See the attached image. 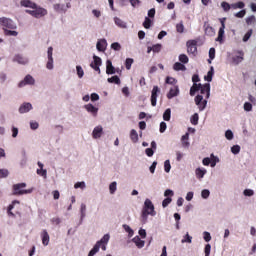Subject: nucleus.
I'll return each mask as SVG.
<instances>
[{
  "mask_svg": "<svg viewBox=\"0 0 256 256\" xmlns=\"http://www.w3.org/2000/svg\"><path fill=\"white\" fill-rule=\"evenodd\" d=\"M76 71L79 79H82L83 75H85L83 68L81 66H76Z\"/></svg>",
  "mask_w": 256,
  "mask_h": 256,
  "instance_id": "43",
  "label": "nucleus"
},
{
  "mask_svg": "<svg viewBox=\"0 0 256 256\" xmlns=\"http://www.w3.org/2000/svg\"><path fill=\"white\" fill-rule=\"evenodd\" d=\"M195 173H196L197 179H203V177H205V174L207 173V170L204 168L203 169L197 168L195 170Z\"/></svg>",
  "mask_w": 256,
  "mask_h": 256,
  "instance_id": "28",
  "label": "nucleus"
},
{
  "mask_svg": "<svg viewBox=\"0 0 256 256\" xmlns=\"http://www.w3.org/2000/svg\"><path fill=\"white\" fill-rule=\"evenodd\" d=\"M149 215L151 217H155L157 215V212H155V206L153 205V202L149 199H146L144 202V207L142 209V223H147V219H149Z\"/></svg>",
  "mask_w": 256,
  "mask_h": 256,
  "instance_id": "2",
  "label": "nucleus"
},
{
  "mask_svg": "<svg viewBox=\"0 0 256 256\" xmlns=\"http://www.w3.org/2000/svg\"><path fill=\"white\" fill-rule=\"evenodd\" d=\"M41 237H42V245H44V247H47V245H49V233L47 232V230L42 231Z\"/></svg>",
  "mask_w": 256,
  "mask_h": 256,
  "instance_id": "20",
  "label": "nucleus"
},
{
  "mask_svg": "<svg viewBox=\"0 0 256 256\" xmlns=\"http://www.w3.org/2000/svg\"><path fill=\"white\" fill-rule=\"evenodd\" d=\"M0 25L3 27V29H10L15 30L17 29V24L13 22L10 18L1 17L0 18Z\"/></svg>",
  "mask_w": 256,
  "mask_h": 256,
  "instance_id": "4",
  "label": "nucleus"
},
{
  "mask_svg": "<svg viewBox=\"0 0 256 256\" xmlns=\"http://www.w3.org/2000/svg\"><path fill=\"white\" fill-rule=\"evenodd\" d=\"M37 175H40L41 177L47 178V170L40 168L37 169Z\"/></svg>",
  "mask_w": 256,
  "mask_h": 256,
  "instance_id": "54",
  "label": "nucleus"
},
{
  "mask_svg": "<svg viewBox=\"0 0 256 256\" xmlns=\"http://www.w3.org/2000/svg\"><path fill=\"white\" fill-rule=\"evenodd\" d=\"M193 240V237H191L189 235V233H187L185 236H184V239H182V243H191Z\"/></svg>",
  "mask_w": 256,
  "mask_h": 256,
  "instance_id": "57",
  "label": "nucleus"
},
{
  "mask_svg": "<svg viewBox=\"0 0 256 256\" xmlns=\"http://www.w3.org/2000/svg\"><path fill=\"white\" fill-rule=\"evenodd\" d=\"M173 69L174 71H186L187 67H185V65L181 64L180 62H176L173 65Z\"/></svg>",
  "mask_w": 256,
  "mask_h": 256,
  "instance_id": "30",
  "label": "nucleus"
},
{
  "mask_svg": "<svg viewBox=\"0 0 256 256\" xmlns=\"http://www.w3.org/2000/svg\"><path fill=\"white\" fill-rule=\"evenodd\" d=\"M130 139L132 143H137L139 141V134L137 133V130L132 129L130 131Z\"/></svg>",
  "mask_w": 256,
  "mask_h": 256,
  "instance_id": "25",
  "label": "nucleus"
},
{
  "mask_svg": "<svg viewBox=\"0 0 256 256\" xmlns=\"http://www.w3.org/2000/svg\"><path fill=\"white\" fill-rule=\"evenodd\" d=\"M205 35H207L208 37H214L215 35V28L212 26H206L205 27Z\"/></svg>",
  "mask_w": 256,
  "mask_h": 256,
  "instance_id": "29",
  "label": "nucleus"
},
{
  "mask_svg": "<svg viewBox=\"0 0 256 256\" xmlns=\"http://www.w3.org/2000/svg\"><path fill=\"white\" fill-rule=\"evenodd\" d=\"M225 21H227V18H220L221 27L218 31V37L216 38V41L219 43H223V37H225Z\"/></svg>",
  "mask_w": 256,
  "mask_h": 256,
  "instance_id": "7",
  "label": "nucleus"
},
{
  "mask_svg": "<svg viewBox=\"0 0 256 256\" xmlns=\"http://www.w3.org/2000/svg\"><path fill=\"white\" fill-rule=\"evenodd\" d=\"M159 93H161V89L159 86H154L151 91V105L152 107L157 106V97H159Z\"/></svg>",
  "mask_w": 256,
  "mask_h": 256,
  "instance_id": "8",
  "label": "nucleus"
},
{
  "mask_svg": "<svg viewBox=\"0 0 256 256\" xmlns=\"http://www.w3.org/2000/svg\"><path fill=\"white\" fill-rule=\"evenodd\" d=\"M221 7H222V9H223L225 12L231 10V5H230L229 3H227V2H222V3H221Z\"/></svg>",
  "mask_w": 256,
  "mask_h": 256,
  "instance_id": "56",
  "label": "nucleus"
},
{
  "mask_svg": "<svg viewBox=\"0 0 256 256\" xmlns=\"http://www.w3.org/2000/svg\"><path fill=\"white\" fill-rule=\"evenodd\" d=\"M179 93H180L179 86L174 85L172 88H170L166 97H167V99H173V97H178Z\"/></svg>",
  "mask_w": 256,
  "mask_h": 256,
  "instance_id": "10",
  "label": "nucleus"
},
{
  "mask_svg": "<svg viewBox=\"0 0 256 256\" xmlns=\"http://www.w3.org/2000/svg\"><path fill=\"white\" fill-rule=\"evenodd\" d=\"M209 57L211 60L215 59V48H210Z\"/></svg>",
  "mask_w": 256,
  "mask_h": 256,
  "instance_id": "64",
  "label": "nucleus"
},
{
  "mask_svg": "<svg viewBox=\"0 0 256 256\" xmlns=\"http://www.w3.org/2000/svg\"><path fill=\"white\" fill-rule=\"evenodd\" d=\"M152 21H151V18L149 17H145V20L143 22V27L144 29H151V25H152Z\"/></svg>",
  "mask_w": 256,
  "mask_h": 256,
  "instance_id": "33",
  "label": "nucleus"
},
{
  "mask_svg": "<svg viewBox=\"0 0 256 256\" xmlns=\"http://www.w3.org/2000/svg\"><path fill=\"white\" fill-rule=\"evenodd\" d=\"M213 74H214V69L213 67H211L210 71H208L207 75L204 77L205 81H208V83H211V81H213Z\"/></svg>",
  "mask_w": 256,
  "mask_h": 256,
  "instance_id": "31",
  "label": "nucleus"
},
{
  "mask_svg": "<svg viewBox=\"0 0 256 256\" xmlns=\"http://www.w3.org/2000/svg\"><path fill=\"white\" fill-rule=\"evenodd\" d=\"M243 193L245 197H253L255 195V191L252 189H245Z\"/></svg>",
  "mask_w": 256,
  "mask_h": 256,
  "instance_id": "49",
  "label": "nucleus"
},
{
  "mask_svg": "<svg viewBox=\"0 0 256 256\" xmlns=\"http://www.w3.org/2000/svg\"><path fill=\"white\" fill-rule=\"evenodd\" d=\"M231 151L234 155H238V153H240V151H241V146L234 145L231 147Z\"/></svg>",
  "mask_w": 256,
  "mask_h": 256,
  "instance_id": "44",
  "label": "nucleus"
},
{
  "mask_svg": "<svg viewBox=\"0 0 256 256\" xmlns=\"http://www.w3.org/2000/svg\"><path fill=\"white\" fill-rule=\"evenodd\" d=\"M114 22H115V25H117V27H120V29H127V23L121 20V18L115 17Z\"/></svg>",
  "mask_w": 256,
  "mask_h": 256,
  "instance_id": "21",
  "label": "nucleus"
},
{
  "mask_svg": "<svg viewBox=\"0 0 256 256\" xmlns=\"http://www.w3.org/2000/svg\"><path fill=\"white\" fill-rule=\"evenodd\" d=\"M71 7V3L67 2L66 4H55L54 9L57 11V13H65L67 9Z\"/></svg>",
  "mask_w": 256,
  "mask_h": 256,
  "instance_id": "11",
  "label": "nucleus"
},
{
  "mask_svg": "<svg viewBox=\"0 0 256 256\" xmlns=\"http://www.w3.org/2000/svg\"><path fill=\"white\" fill-rule=\"evenodd\" d=\"M109 191H110L111 195H113L117 191V182H112L109 185Z\"/></svg>",
  "mask_w": 256,
  "mask_h": 256,
  "instance_id": "40",
  "label": "nucleus"
},
{
  "mask_svg": "<svg viewBox=\"0 0 256 256\" xmlns=\"http://www.w3.org/2000/svg\"><path fill=\"white\" fill-rule=\"evenodd\" d=\"M31 109H33V106L31 105V103H24L20 106L19 113H29Z\"/></svg>",
  "mask_w": 256,
  "mask_h": 256,
  "instance_id": "18",
  "label": "nucleus"
},
{
  "mask_svg": "<svg viewBox=\"0 0 256 256\" xmlns=\"http://www.w3.org/2000/svg\"><path fill=\"white\" fill-rule=\"evenodd\" d=\"M204 253H205V256L211 255V244H206L204 248Z\"/></svg>",
  "mask_w": 256,
  "mask_h": 256,
  "instance_id": "58",
  "label": "nucleus"
},
{
  "mask_svg": "<svg viewBox=\"0 0 256 256\" xmlns=\"http://www.w3.org/2000/svg\"><path fill=\"white\" fill-rule=\"evenodd\" d=\"M6 177H9V170L0 169V179H5Z\"/></svg>",
  "mask_w": 256,
  "mask_h": 256,
  "instance_id": "41",
  "label": "nucleus"
},
{
  "mask_svg": "<svg viewBox=\"0 0 256 256\" xmlns=\"http://www.w3.org/2000/svg\"><path fill=\"white\" fill-rule=\"evenodd\" d=\"M16 203L19 205L20 202H19L18 200H14V201L12 202V204H10V205L8 206V215H12V217H14L15 214H13V212H11V210L13 209V207H15Z\"/></svg>",
  "mask_w": 256,
  "mask_h": 256,
  "instance_id": "35",
  "label": "nucleus"
},
{
  "mask_svg": "<svg viewBox=\"0 0 256 256\" xmlns=\"http://www.w3.org/2000/svg\"><path fill=\"white\" fill-rule=\"evenodd\" d=\"M85 109H86V111H88V113H91L93 115V117H97L99 108L93 106V104H87V105H85Z\"/></svg>",
  "mask_w": 256,
  "mask_h": 256,
  "instance_id": "15",
  "label": "nucleus"
},
{
  "mask_svg": "<svg viewBox=\"0 0 256 256\" xmlns=\"http://www.w3.org/2000/svg\"><path fill=\"white\" fill-rule=\"evenodd\" d=\"M93 59L94 61L92 62L93 63V67H101V58L98 57V56H93Z\"/></svg>",
  "mask_w": 256,
  "mask_h": 256,
  "instance_id": "36",
  "label": "nucleus"
},
{
  "mask_svg": "<svg viewBox=\"0 0 256 256\" xmlns=\"http://www.w3.org/2000/svg\"><path fill=\"white\" fill-rule=\"evenodd\" d=\"M133 65V58H127L125 61V67L129 71L131 69V66Z\"/></svg>",
  "mask_w": 256,
  "mask_h": 256,
  "instance_id": "46",
  "label": "nucleus"
},
{
  "mask_svg": "<svg viewBox=\"0 0 256 256\" xmlns=\"http://www.w3.org/2000/svg\"><path fill=\"white\" fill-rule=\"evenodd\" d=\"M25 85H35V79L31 75H26L24 80L19 82L18 87H25Z\"/></svg>",
  "mask_w": 256,
  "mask_h": 256,
  "instance_id": "9",
  "label": "nucleus"
},
{
  "mask_svg": "<svg viewBox=\"0 0 256 256\" xmlns=\"http://www.w3.org/2000/svg\"><path fill=\"white\" fill-rule=\"evenodd\" d=\"M46 69H49V70L53 69V58H48Z\"/></svg>",
  "mask_w": 256,
  "mask_h": 256,
  "instance_id": "63",
  "label": "nucleus"
},
{
  "mask_svg": "<svg viewBox=\"0 0 256 256\" xmlns=\"http://www.w3.org/2000/svg\"><path fill=\"white\" fill-rule=\"evenodd\" d=\"M111 49L114 51H121V44H119V42H114L111 44Z\"/></svg>",
  "mask_w": 256,
  "mask_h": 256,
  "instance_id": "50",
  "label": "nucleus"
},
{
  "mask_svg": "<svg viewBox=\"0 0 256 256\" xmlns=\"http://www.w3.org/2000/svg\"><path fill=\"white\" fill-rule=\"evenodd\" d=\"M34 10H26V13H29L32 15V17H36V19H39L41 17H45L47 14V11L45 8H33Z\"/></svg>",
  "mask_w": 256,
  "mask_h": 256,
  "instance_id": "6",
  "label": "nucleus"
},
{
  "mask_svg": "<svg viewBox=\"0 0 256 256\" xmlns=\"http://www.w3.org/2000/svg\"><path fill=\"white\" fill-rule=\"evenodd\" d=\"M133 243H135L136 247H138V249H143L145 247V241L141 240V238L139 236H135L132 239Z\"/></svg>",
  "mask_w": 256,
  "mask_h": 256,
  "instance_id": "19",
  "label": "nucleus"
},
{
  "mask_svg": "<svg viewBox=\"0 0 256 256\" xmlns=\"http://www.w3.org/2000/svg\"><path fill=\"white\" fill-rule=\"evenodd\" d=\"M108 83H115L116 85H121V79H119V76H112L107 79Z\"/></svg>",
  "mask_w": 256,
  "mask_h": 256,
  "instance_id": "32",
  "label": "nucleus"
},
{
  "mask_svg": "<svg viewBox=\"0 0 256 256\" xmlns=\"http://www.w3.org/2000/svg\"><path fill=\"white\" fill-rule=\"evenodd\" d=\"M189 139V133H186L185 135L182 136V145H184V147H188L189 142H187V140Z\"/></svg>",
  "mask_w": 256,
  "mask_h": 256,
  "instance_id": "45",
  "label": "nucleus"
},
{
  "mask_svg": "<svg viewBox=\"0 0 256 256\" xmlns=\"http://www.w3.org/2000/svg\"><path fill=\"white\" fill-rule=\"evenodd\" d=\"M163 46L161 44H156L152 46L153 53H160Z\"/></svg>",
  "mask_w": 256,
  "mask_h": 256,
  "instance_id": "42",
  "label": "nucleus"
},
{
  "mask_svg": "<svg viewBox=\"0 0 256 256\" xmlns=\"http://www.w3.org/2000/svg\"><path fill=\"white\" fill-rule=\"evenodd\" d=\"M4 31V35L6 37H17V35H19V32L15 31V30H9V29H5L2 28Z\"/></svg>",
  "mask_w": 256,
  "mask_h": 256,
  "instance_id": "27",
  "label": "nucleus"
},
{
  "mask_svg": "<svg viewBox=\"0 0 256 256\" xmlns=\"http://www.w3.org/2000/svg\"><path fill=\"white\" fill-rule=\"evenodd\" d=\"M14 61H17L20 65H27L29 63V60L21 55H16Z\"/></svg>",
  "mask_w": 256,
  "mask_h": 256,
  "instance_id": "22",
  "label": "nucleus"
},
{
  "mask_svg": "<svg viewBox=\"0 0 256 256\" xmlns=\"http://www.w3.org/2000/svg\"><path fill=\"white\" fill-rule=\"evenodd\" d=\"M164 121H171V108L165 110L163 114Z\"/></svg>",
  "mask_w": 256,
  "mask_h": 256,
  "instance_id": "34",
  "label": "nucleus"
},
{
  "mask_svg": "<svg viewBox=\"0 0 256 256\" xmlns=\"http://www.w3.org/2000/svg\"><path fill=\"white\" fill-rule=\"evenodd\" d=\"M176 31L177 33H184L185 26L183 25V22L176 24Z\"/></svg>",
  "mask_w": 256,
  "mask_h": 256,
  "instance_id": "38",
  "label": "nucleus"
},
{
  "mask_svg": "<svg viewBox=\"0 0 256 256\" xmlns=\"http://www.w3.org/2000/svg\"><path fill=\"white\" fill-rule=\"evenodd\" d=\"M20 5L22 7H29L30 9H37V4H35L31 0H21Z\"/></svg>",
  "mask_w": 256,
  "mask_h": 256,
  "instance_id": "17",
  "label": "nucleus"
},
{
  "mask_svg": "<svg viewBox=\"0 0 256 256\" xmlns=\"http://www.w3.org/2000/svg\"><path fill=\"white\" fill-rule=\"evenodd\" d=\"M96 49L100 52L105 51L107 49V40L105 39L98 40L96 44Z\"/></svg>",
  "mask_w": 256,
  "mask_h": 256,
  "instance_id": "14",
  "label": "nucleus"
},
{
  "mask_svg": "<svg viewBox=\"0 0 256 256\" xmlns=\"http://www.w3.org/2000/svg\"><path fill=\"white\" fill-rule=\"evenodd\" d=\"M102 245H101V242H97L93 249L89 252L88 256H94L96 255L97 253H99V249H101Z\"/></svg>",
  "mask_w": 256,
  "mask_h": 256,
  "instance_id": "23",
  "label": "nucleus"
},
{
  "mask_svg": "<svg viewBox=\"0 0 256 256\" xmlns=\"http://www.w3.org/2000/svg\"><path fill=\"white\" fill-rule=\"evenodd\" d=\"M244 111H253V105L249 102L244 104Z\"/></svg>",
  "mask_w": 256,
  "mask_h": 256,
  "instance_id": "61",
  "label": "nucleus"
},
{
  "mask_svg": "<svg viewBox=\"0 0 256 256\" xmlns=\"http://www.w3.org/2000/svg\"><path fill=\"white\" fill-rule=\"evenodd\" d=\"M171 201H173V199L171 197H167L162 201V207H168L169 204L171 203Z\"/></svg>",
  "mask_w": 256,
  "mask_h": 256,
  "instance_id": "52",
  "label": "nucleus"
},
{
  "mask_svg": "<svg viewBox=\"0 0 256 256\" xmlns=\"http://www.w3.org/2000/svg\"><path fill=\"white\" fill-rule=\"evenodd\" d=\"M200 93L201 94H198L195 97L194 101L198 106L199 111H204L205 107H207V99L211 97V84L209 83H205L203 85L201 84ZM203 95H205L204 100H203Z\"/></svg>",
  "mask_w": 256,
  "mask_h": 256,
  "instance_id": "1",
  "label": "nucleus"
},
{
  "mask_svg": "<svg viewBox=\"0 0 256 256\" xmlns=\"http://www.w3.org/2000/svg\"><path fill=\"white\" fill-rule=\"evenodd\" d=\"M102 245H101V242H97L93 249L89 252L88 256H94L96 255L97 253H99V249H101Z\"/></svg>",
  "mask_w": 256,
  "mask_h": 256,
  "instance_id": "24",
  "label": "nucleus"
},
{
  "mask_svg": "<svg viewBox=\"0 0 256 256\" xmlns=\"http://www.w3.org/2000/svg\"><path fill=\"white\" fill-rule=\"evenodd\" d=\"M101 135H103V126H96L92 132L93 139H101Z\"/></svg>",
  "mask_w": 256,
  "mask_h": 256,
  "instance_id": "12",
  "label": "nucleus"
},
{
  "mask_svg": "<svg viewBox=\"0 0 256 256\" xmlns=\"http://www.w3.org/2000/svg\"><path fill=\"white\" fill-rule=\"evenodd\" d=\"M164 170L166 173H169V171H171V162L169 160H166L164 162Z\"/></svg>",
  "mask_w": 256,
  "mask_h": 256,
  "instance_id": "51",
  "label": "nucleus"
},
{
  "mask_svg": "<svg viewBox=\"0 0 256 256\" xmlns=\"http://www.w3.org/2000/svg\"><path fill=\"white\" fill-rule=\"evenodd\" d=\"M165 83L167 85H175L177 83V80L171 76H167L166 77V80H165Z\"/></svg>",
  "mask_w": 256,
  "mask_h": 256,
  "instance_id": "37",
  "label": "nucleus"
},
{
  "mask_svg": "<svg viewBox=\"0 0 256 256\" xmlns=\"http://www.w3.org/2000/svg\"><path fill=\"white\" fill-rule=\"evenodd\" d=\"M209 195H211V192L207 189L202 190L201 197L202 199H209Z\"/></svg>",
  "mask_w": 256,
  "mask_h": 256,
  "instance_id": "48",
  "label": "nucleus"
},
{
  "mask_svg": "<svg viewBox=\"0 0 256 256\" xmlns=\"http://www.w3.org/2000/svg\"><path fill=\"white\" fill-rule=\"evenodd\" d=\"M225 137H226V139H228V141H231L233 139V131L227 130L225 132Z\"/></svg>",
  "mask_w": 256,
  "mask_h": 256,
  "instance_id": "60",
  "label": "nucleus"
},
{
  "mask_svg": "<svg viewBox=\"0 0 256 256\" xmlns=\"http://www.w3.org/2000/svg\"><path fill=\"white\" fill-rule=\"evenodd\" d=\"M27 187V183H17L12 186V195L20 196V195H29L33 193V188L25 189Z\"/></svg>",
  "mask_w": 256,
  "mask_h": 256,
  "instance_id": "3",
  "label": "nucleus"
},
{
  "mask_svg": "<svg viewBox=\"0 0 256 256\" xmlns=\"http://www.w3.org/2000/svg\"><path fill=\"white\" fill-rule=\"evenodd\" d=\"M186 47L189 55H193V57L197 55V40H188Z\"/></svg>",
  "mask_w": 256,
  "mask_h": 256,
  "instance_id": "5",
  "label": "nucleus"
},
{
  "mask_svg": "<svg viewBox=\"0 0 256 256\" xmlns=\"http://www.w3.org/2000/svg\"><path fill=\"white\" fill-rule=\"evenodd\" d=\"M192 125H197L199 123V114L195 113L191 118Z\"/></svg>",
  "mask_w": 256,
  "mask_h": 256,
  "instance_id": "47",
  "label": "nucleus"
},
{
  "mask_svg": "<svg viewBox=\"0 0 256 256\" xmlns=\"http://www.w3.org/2000/svg\"><path fill=\"white\" fill-rule=\"evenodd\" d=\"M106 73L107 75H115V67L113 66V62H111V60L106 61Z\"/></svg>",
  "mask_w": 256,
  "mask_h": 256,
  "instance_id": "16",
  "label": "nucleus"
},
{
  "mask_svg": "<svg viewBox=\"0 0 256 256\" xmlns=\"http://www.w3.org/2000/svg\"><path fill=\"white\" fill-rule=\"evenodd\" d=\"M251 35H253V30L250 29L243 37V41L244 42H247L249 41V39H251Z\"/></svg>",
  "mask_w": 256,
  "mask_h": 256,
  "instance_id": "55",
  "label": "nucleus"
},
{
  "mask_svg": "<svg viewBox=\"0 0 256 256\" xmlns=\"http://www.w3.org/2000/svg\"><path fill=\"white\" fill-rule=\"evenodd\" d=\"M110 236L109 234H105L98 243H100L102 251L107 250V243H109Z\"/></svg>",
  "mask_w": 256,
  "mask_h": 256,
  "instance_id": "13",
  "label": "nucleus"
},
{
  "mask_svg": "<svg viewBox=\"0 0 256 256\" xmlns=\"http://www.w3.org/2000/svg\"><path fill=\"white\" fill-rule=\"evenodd\" d=\"M246 14H247L246 10H241L238 13L235 14V17H237V19H243Z\"/></svg>",
  "mask_w": 256,
  "mask_h": 256,
  "instance_id": "53",
  "label": "nucleus"
},
{
  "mask_svg": "<svg viewBox=\"0 0 256 256\" xmlns=\"http://www.w3.org/2000/svg\"><path fill=\"white\" fill-rule=\"evenodd\" d=\"M80 211H81V219L85 218V211H87V206L85 204H81V208H80Z\"/></svg>",
  "mask_w": 256,
  "mask_h": 256,
  "instance_id": "59",
  "label": "nucleus"
},
{
  "mask_svg": "<svg viewBox=\"0 0 256 256\" xmlns=\"http://www.w3.org/2000/svg\"><path fill=\"white\" fill-rule=\"evenodd\" d=\"M200 89H201V84L194 83L190 88L191 97H195V93H197V91H200Z\"/></svg>",
  "mask_w": 256,
  "mask_h": 256,
  "instance_id": "26",
  "label": "nucleus"
},
{
  "mask_svg": "<svg viewBox=\"0 0 256 256\" xmlns=\"http://www.w3.org/2000/svg\"><path fill=\"white\" fill-rule=\"evenodd\" d=\"M203 237H204V241H206V243H209V241H211V233L204 232Z\"/></svg>",
  "mask_w": 256,
  "mask_h": 256,
  "instance_id": "62",
  "label": "nucleus"
},
{
  "mask_svg": "<svg viewBox=\"0 0 256 256\" xmlns=\"http://www.w3.org/2000/svg\"><path fill=\"white\" fill-rule=\"evenodd\" d=\"M179 61H180V63L187 64V63H189V57H187V55H185V54H180Z\"/></svg>",
  "mask_w": 256,
  "mask_h": 256,
  "instance_id": "39",
  "label": "nucleus"
}]
</instances>
